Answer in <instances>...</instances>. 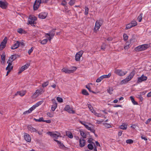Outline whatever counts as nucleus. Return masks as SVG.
<instances>
[{"label": "nucleus", "instance_id": "obj_1", "mask_svg": "<svg viewBox=\"0 0 151 151\" xmlns=\"http://www.w3.org/2000/svg\"><path fill=\"white\" fill-rule=\"evenodd\" d=\"M103 21L101 19L97 20L96 22L93 29V32L94 33H97L99 30L100 27L102 25Z\"/></svg>", "mask_w": 151, "mask_h": 151}, {"label": "nucleus", "instance_id": "obj_2", "mask_svg": "<svg viewBox=\"0 0 151 151\" xmlns=\"http://www.w3.org/2000/svg\"><path fill=\"white\" fill-rule=\"evenodd\" d=\"M150 47V45L145 44L139 45L135 48V50L137 51H140L146 50Z\"/></svg>", "mask_w": 151, "mask_h": 151}, {"label": "nucleus", "instance_id": "obj_3", "mask_svg": "<svg viewBox=\"0 0 151 151\" xmlns=\"http://www.w3.org/2000/svg\"><path fill=\"white\" fill-rule=\"evenodd\" d=\"M37 20V18L33 16H30L28 18L29 23L32 26L34 25L35 24V22Z\"/></svg>", "mask_w": 151, "mask_h": 151}, {"label": "nucleus", "instance_id": "obj_4", "mask_svg": "<svg viewBox=\"0 0 151 151\" xmlns=\"http://www.w3.org/2000/svg\"><path fill=\"white\" fill-rule=\"evenodd\" d=\"M114 73L117 75L122 76L125 75L127 73V72L123 71L121 69H116L114 72Z\"/></svg>", "mask_w": 151, "mask_h": 151}, {"label": "nucleus", "instance_id": "obj_5", "mask_svg": "<svg viewBox=\"0 0 151 151\" xmlns=\"http://www.w3.org/2000/svg\"><path fill=\"white\" fill-rule=\"evenodd\" d=\"M19 57H20V56L18 55L14 54V55H12L11 57H9V58L8 60L7 63H8V62H10L12 63V62L16 59Z\"/></svg>", "mask_w": 151, "mask_h": 151}, {"label": "nucleus", "instance_id": "obj_6", "mask_svg": "<svg viewBox=\"0 0 151 151\" xmlns=\"http://www.w3.org/2000/svg\"><path fill=\"white\" fill-rule=\"evenodd\" d=\"M72 68H73V69L70 70L66 69L65 68H63L62 69V70L63 72H65L66 73H73L74 71H76V67H73Z\"/></svg>", "mask_w": 151, "mask_h": 151}, {"label": "nucleus", "instance_id": "obj_7", "mask_svg": "<svg viewBox=\"0 0 151 151\" xmlns=\"http://www.w3.org/2000/svg\"><path fill=\"white\" fill-rule=\"evenodd\" d=\"M7 38H4L0 45V50H2L6 47L7 42Z\"/></svg>", "mask_w": 151, "mask_h": 151}, {"label": "nucleus", "instance_id": "obj_8", "mask_svg": "<svg viewBox=\"0 0 151 151\" xmlns=\"http://www.w3.org/2000/svg\"><path fill=\"white\" fill-rule=\"evenodd\" d=\"M83 51V50H81L77 52L75 55V60L76 61H79L80 60V58L82 56Z\"/></svg>", "mask_w": 151, "mask_h": 151}, {"label": "nucleus", "instance_id": "obj_9", "mask_svg": "<svg viewBox=\"0 0 151 151\" xmlns=\"http://www.w3.org/2000/svg\"><path fill=\"white\" fill-rule=\"evenodd\" d=\"M8 5V3L6 1H3L0 0V7L2 9H6Z\"/></svg>", "mask_w": 151, "mask_h": 151}, {"label": "nucleus", "instance_id": "obj_10", "mask_svg": "<svg viewBox=\"0 0 151 151\" xmlns=\"http://www.w3.org/2000/svg\"><path fill=\"white\" fill-rule=\"evenodd\" d=\"M44 92L42 88H40L37 90L33 94V96H35L36 97L38 96L39 95L42 94Z\"/></svg>", "mask_w": 151, "mask_h": 151}, {"label": "nucleus", "instance_id": "obj_11", "mask_svg": "<svg viewBox=\"0 0 151 151\" xmlns=\"http://www.w3.org/2000/svg\"><path fill=\"white\" fill-rule=\"evenodd\" d=\"M55 29H53L49 33L45 34V37L46 38H51L55 34Z\"/></svg>", "mask_w": 151, "mask_h": 151}, {"label": "nucleus", "instance_id": "obj_12", "mask_svg": "<svg viewBox=\"0 0 151 151\" xmlns=\"http://www.w3.org/2000/svg\"><path fill=\"white\" fill-rule=\"evenodd\" d=\"M147 77L145 76L144 75L140 77H139L137 81V83L141 82L142 81H146L147 79Z\"/></svg>", "mask_w": 151, "mask_h": 151}, {"label": "nucleus", "instance_id": "obj_13", "mask_svg": "<svg viewBox=\"0 0 151 151\" xmlns=\"http://www.w3.org/2000/svg\"><path fill=\"white\" fill-rule=\"evenodd\" d=\"M27 129L31 133H33L34 132H37V130L34 127H33L31 125H29L27 127Z\"/></svg>", "mask_w": 151, "mask_h": 151}, {"label": "nucleus", "instance_id": "obj_14", "mask_svg": "<svg viewBox=\"0 0 151 151\" xmlns=\"http://www.w3.org/2000/svg\"><path fill=\"white\" fill-rule=\"evenodd\" d=\"M47 134L52 138H55V139H57L59 136V135L55 133H53L51 132H47Z\"/></svg>", "mask_w": 151, "mask_h": 151}, {"label": "nucleus", "instance_id": "obj_15", "mask_svg": "<svg viewBox=\"0 0 151 151\" xmlns=\"http://www.w3.org/2000/svg\"><path fill=\"white\" fill-rule=\"evenodd\" d=\"M52 101L53 105H52L51 109L53 111H54L57 107V104L55 100L52 99Z\"/></svg>", "mask_w": 151, "mask_h": 151}, {"label": "nucleus", "instance_id": "obj_16", "mask_svg": "<svg viewBox=\"0 0 151 151\" xmlns=\"http://www.w3.org/2000/svg\"><path fill=\"white\" fill-rule=\"evenodd\" d=\"M24 138L25 140L28 142H30L31 138L29 135L26 133H24Z\"/></svg>", "mask_w": 151, "mask_h": 151}, {"label": "nucleus", "instance_id": "obj_17", "mask_svg": "<svg viewBox=\"0 0 151 151\" xmlns=\"http://www.w3.org/2000/svg\"><path fill=\"white\" fill-rule=\"evenodd\" d=\"M79 146L80 147H83L86 144V141L85 140L83 139H79Z\"/></svg>", "mask_w": 151, "mask_h": 151}, {"label": "nucleus", "instance_id": "obj_18", "mask_svg": "<svg viewBox=\"0 0 151 151\" xmlns=\"http://www.w3.org/2000/svg\"><path fill=\"white\" fill-rule=\"evenodd\" d=\"M20 42L19 41H17L16 43H15L12 46L11 48L12 49L14 50L18 48L20 45Z\"/></svg>", "mask_w": 151, "mask_h": 151}, {"label": "nucleus", "instance_id": "obj_19", "mask_svg": "<svg viewBox=\"0 0 151 151\" xmlns=\"http://www.w3.org/2000/svg\"><path fill=\"white\" fill-rule=\"evenodd\" d=\"M47 13L46 12H42L40 13L38 15L39 17L41 19H44L46 17Z\"/></svg>", "mask_w": 151, "mask_h": 151}, {"label": "nucleus", "instance_id": "obj_20", "mask_svg": "<svg viewBox=\"0 0 151 151\" xmlns=\"http://www.w3.org/2000/svg\"><path fill=\"white\" fill-rule=\"evenodd\" d=\"M54 140L57 142V144H58L60 148L61 149H63L65 147L63 144V143H61V142L58 140H57L55 139H54Z\"/></svg>", "mask_w": 151, "mask_h": 151}, {"label": "nucleus", "instance_id": "obj_21", "mask_svg": "<svg viewBox=\"0 0 151 151\" xmlns=\"http://www.w3.org/2000/svg\"><path fill=\"white\" fill-rule=\"evenodd\" d=\"M131 79L132 78H130V77L129 76H128L125 79L122 80V82L123 83H126L130 81Z\"/></svg>", "mask_w": 151, "mask_h": 151}, {"label": "nucleus", "instance_id": "obj_22", "mask_svg": "<svg viewBox=\"0 0 151 151\" xmlns=\"http://www.w3.org/2000/svg\"><path fill=\"white\" fill-rule=\"evenodd\" d=\"M8 66L6 68V70H9V69H10V70H11L13 69V66H11V65L12 64V63L10 62H8Z\"/></svg>", "mask_w": 151, "mask_h": 151}, {"label": "nucleus", "instance_id": "obj_23", "mask_svg": "<svg viewBox=\"0 0 151 151\" xmlns=\"http://www.w3.org/2000/svg\"><path fill=\"white\" fill-rule=\"evenodd\" d=\"M40 5V4H38V3H35V2L33 6L34 10H37L39 8Z\"/></svg>", "mask_w": 151, "mask_h": 151}, {"label": "nucleus", "instance_id": "obj_24", "mask_svg": "<svg viewBox=\"0 0 151 151\" xmlns=\"http://www.w3.org/2000/svg\"><path fill=\"white\" fill-rule=\"evenodd\" d=\"M25 94V93L24 92H22L21 91H17V92L15 94V95L17 96L18 95H19L20 96H24Z\"/></svg>", "mask_w": 151, "mask_h": 151}, {"label": "nucleus", "instance_id": "obj_25", "mask_svg": "<svg viewBox=\"0 0 151 151\" xmlns=\"http://www.w3.org/2000/svg\"><path fill=\"white\" fill-rule=\"evenodd\" d=\"M48 41V39L47 38H46L42 40H40L39 42L42 44L44 45L47 43V41Z\"/></svg>", "mask_w": 151, "mask_h": 151}, {"label": "nucleus", "instance_id": "obj_26", "mask_svg": "<svg viewBox=\"0 0 151 151\" xmlns=\"http://www.w3.org/2000/svg\"><path fill=\"white\" fill-rule=\"evenodd\" d=\"M142 16L143 14L142 13H141L138 16L137 18V20L139 22H140L142 19Z\"/></svg>", "mask_w": 151, "mask_h": 151}, {"label": "nucleus", "instance_id": "obj_27", "mask_svg": "<svg viewBox=\"0 0 151 151\" xmlns=\"http://www.w3.org/2000/svg\"><path fill=\"white\" fill-rule=\"evenodd\" d=\"M130 42H127L125 44V45L124 47V48L125 50L127 49L129 47V45Z\"/></svg>", "mask_w": 151, "mask_h": 151}, {"label": "nucleus", "instance_id": "obj_28", "mask_svg": "<svg viewBox=\"0 0 151 151\" xmlns=\"http://www.w3.org/2000/svg\"><path fill=\"white\" fill-rule=\"evenodd\" d=\"M127 124L124 125V124H123L121 125L120 126V128L123 130H125L127 129Z\"/></svg>", "mask_w": 151, "mask_h": 151}, {"label": "nucleus", "instance_id": "obj_29", "mask_svg": "<svg viewBox=\"0 0 151 151\" xmlns=\"http://www.w3.org/2000/svg\"><path fill=\"white\" fill-rule=\"evenodd\" d=\"M80 132L81 135L82 137L84 138H86V135L85 133L83 132V131H80Z\"/></svg>", "mask_w": 151, "mask_h": 151}, {"label": "nucleus", "instance_id": "obj_30", "mask_svg": "<svg viewBox=\"0 0 151 151\" xmlns=\"http://www.w3.org/2000/svg\"><path fill=\"white\" fill-rule=\"evenodd\" d=\"M66 135L68 136V137L70 138H73V136L72 133L70 132H66Z\"/></svg>", "mask_w": 151, "mask_h": 151}, {"label": "nucleus", "instance_id": "obj_31", "mask_svg": "<svg viewBox=\"0 0 151 151\" xmlns=\"http://www.w3.org/2000/svg\"><path fill=\"white\" fill-rule=\"evenodd\" d=\"M130 99L131 100L132 102L134 105H137L138 104L137 102L135 101V100H134V99L132 96H131L130 97Z\"/></svg>", "mask_w": 151, "mask_h": 151}, {"label": "nucleus", "instance_id": "obj_32", "mask_svg": "<svg viewBox=\"0 0 151 151\" xmlns=\"http://www.w3.org/2000/svg\"><path fill=\"white\" fill-rule=\"evenodd\" d=\"M82 93L85 96H88L89 94L88 92L86 89H83L82 91Z\"/></svg>", "mask_w": 151, "mask_h": 151}, {"label": "nucleus", "instance_id": "obj_33", "mask_svg": "<svg viewBox=\"0 0 151 151\" xmlns=\"http://www.w3.org/2000/svg\"><path fill=\"white\" fill-rule=\"evenodd\" d=\"M135 71L134 70H133L130 74L129 75V76L130 77V78H131L132 79V78L134 76V75L135 74Z\"/></svg>", "mask_w": 151, "mask_h": 151}, {"label": "nucleus", "instance_id": "obj_34", "mask_svg": "<svg viewBox=\"0 0 151 151\" xmlns=\"http://www.w3.org/2000/svg\"><path fill=\"white\" fill-rule=\"evenodd\" d=\"M1 58L3 61H4L5 59V52H3L2 54L1 55Z\"/></svg>", "mask_w": 151, "mask_h": 151}, {"label": "nucleus", "instance_id": "obj_35", "mask_svg": "<svg viewBox=\"0 0 151 151\" xmlns=\"http://www.w3.org/2000/svg\"><path fill=\"white\" fill-rule=\"evenodd\" d=\"M88 107L89 108L90 110L91 111V112L92 113H93V111H94L91 105L90 104H88Z\"/></svg>", "mask_w": 151, "mask_h": 151}, {"label": "nucleus", "instance_id": "obj_36", "mask_svg": "<svg viewBox=\"0 0 151 151\" xmlns=\"http://www.w3.org/2000/svg\"><path fill=\"white\" fill-rule=\"evenodd\" d=\"M130 23L132 25V26L133 27L136 26L137 24V22L135 20L132 21Z\"/></svg>", "mask_w": 151, "mask_h": 151}, {"label": "nucleus", "instance_id": "obj_37", "mask_svg": "<svg viewBox=\"0 0 151 151\" xmlns=\"http://www.w3.org/2000/svg\"><path fill=\"white\" fill-rule=\"evenodd\" d=\"M113 91V89L112 88L109 87L107 90V92L110 94H111L112 93V92Z\"/></svg>", "mask_w": 151, "mask_h": 151}, {"label": "nucleus", "instance_id": "obj_38", "mask_svg": "<svg viewBox=\"0 0 151 151\" xmlns=\"http://www.w3.org/2000/svg\"><path fill=\"white\" fill-rule=\"evenodd\" d=\"M111 76V74L109 73L108 75H104L102 76L103 78H107L110 77Z\"/></svg>", "mask_w": 151, "mask_h": 151}, {"label": "nucleus", "instance_id": "obj_39", "mask_svg": "<svg viewBox=\"0 0 151 151\" xmlns=\"http://www.w3.org/2000/svg\"><path fill=\"white\" fill-rule=\"evenodd\" d=\"M87 147L90 150H92L93 149V145L91 144H88V145Z\"/></svg>", "mask_w": 151, "mask_h": 151}, {"label": "nucleus", "instance_id": "obj_40", "mask_svg": "<svg viewBox=\"0 0 151 151\" xmlns=\"http://www.w3.org/2000/svg\"><path fill=\"white\" fill-rule=\"evenodd\" d=\"M131 25H132L130 23L127 24L126 26V29H128L132 27V26Z\"/></svg>", "mask_w": 151, "mask_h": 151}, {"label": "nucleus", "instance_id": "obj_41", "mask_svg": "<svg viewBox=\"0 0 151 151\" xmlns=\"http://www.w3.org/2000/svg\"><path fill=\"white\" fill-rule=\"evenodd\" d=\"M43 117L40 118L39 119H36L35 118L34 119L36 122H42V121H43Z\"/></svg>", "mask_w": 151, "mask_h": 151}, {"label": "nucleus", "instance_id": "obj_42", "mask_svg": "<svg viewBox=\"0 0 151 151\" xmlns=\"http://www.w3.org/2000/svg\"><path fill=\"white\" fill-rule=\"evenodd\" d=\"M103 79V77L102 76H100V77L98 78L96 80V82L97 83H99Z\"/></svg>", "mask_w": 151, "mask_h": 151}, {"label": "nucleus", "instance_id": "obj_43", "mask_svg": "<svg viewBox=\"0 0 151 151\" xmlns=\"http://www.w3.org/2000/svg\"><path fill=\"white\" fill-rule=\"evenodd\" d=\"M49 83L48 81H46L43 83L42 84V87L44 88L47 86Z\"/></svg>", "mask_w": 151, "mask_h": 151}, {"label": "nucleus", "instance_id": "obj_44", "mask_svg": "<svg viewBox=\"0 0 151 151\" xmlns=\"http://www.w3.org/2000/svg\"><path fill=\"white\" fill-rule=\"evenodd\" d=\"M43 102V101H40L38 102L37 103H36L35 105V106L36 107H37L39 106V105H41Z\"/></svg>", "mask_w": 151, "mask_h": 151}, {"label": "nucleus", "instance_id": "obj_45", "mask_svg": "<svg viewBox=\"0 0 151 151\" xmlns=\"http://www.w3.org/2000/svg\"><path fill=\"white\" fill-rule=\"evenodd\" d=\"M126 142L127 144H131L133 142V141L131 139H128L126 140Z\"/></svg>", "mask_w": 151, "mask_h": 151}, {"label": "nucleus", "instance_id": "obj_46", "mask_svg": "<svg viewBox=\"0 0 151 151\" xmlns=\"http://www.w3.org/2000/svg\"><path fill=\"white\" fill-rule=\"evenodd\" d=\"M89 9L88 7L86 6L85 7V14L86 15H87L88 14Z\"/></svg>", "mask_w": 151, "mask_h": 151}, {"label": "nucleus", "instance_id": "obj_47", "mask_svg": "<svg viewBox=\"0 0 151 151\" xmlns=\"http://www.w3.org/2000/svg\"><path fill=\"white\" fill-rule=\"evenodd\" d=\"M105 49H106V44L104 43H103V44L101 46V49L103 50V51H104Z\"/></svg>", "mask_w": 151, "mask_h": 151}, {"label": "nucleus", "instance_id": "obj_48", "mask_svg": "<svg viewBox=\"0 0 151 151\" xmlns=\"http://www.w3.org/2000/svg\"><path fill=\"white\" fill-rule=\"evenodd\" d=\"M58 101L60 103L62 102L63 101V99L62 98L58 97L57 98Z\"/></svg>", "mask_w": 151, "mask_h": 151}, {"label": "nucleus", "instance_id": "obj_49", "mask_svg": "<svg viewBox=\"0 0 151 151\" xmlns=\"http://www.w3.org/2000/svg\"><path fill=\"white\" fill-rule=\"evenodd\" d=\"M70 106L68 105H67L65 106L64 109L65 111H68L70 108Z\"/></svg>", "mask_w": 151, "mask_h": 151}, {"label": "nucleus", "instance_id": "obj_50", "mask_svg": "<svg viewBox=\"0 0 151 151\" xmlns=\"http://www.w3.org/2000/svg\"><path fill=\"white\" fill-rule=\"evenodd\" d=\"M34 47H31V49H29L28 51V53L29 55H30L31 53L32 52L33 50H34Z\"/></svg>", "mask_w": 151, "mask_h": 151}, {"label": "nucleus", "instance_id": "obj_51", "mask_svg": "<svg viewBox=\"0 0 151 151\" xmlns=\"http://www.w3.org/2000/svg\"><path fill=\"white\" fill-rule=\"evenodd\" d=\"M67 112L70 113L74 114L75 113V111L72 110L70 108L68 111Z\"/></svg>", "mask_w": 151, "mask_h": 151}, {"label": "nucleus", "instance_id": "obj_52", "mask_svg": "<svg viewBox=\"0 0 151 151\" xmlns=\"http://www.w3.org/2000/svg\"><path fill=\"white\" fill-rule=\"evenodd\" d=\"M17 32L18 33H22L24 32V31L21 28H20L18 29L17 30Z\"/></svg>", "mask_w": 151, "mask_h": 151}, {"label": "nucleus", "instance_id": "obj_53", "mask_svg": "<svg viewBox=\"0 0 151 151\" xmlns=\"http://www.w3.org/2000/svg\"><path fill=\"white\" fill-rule=\"evenodd\" d=\"M75 3L74 0H70V1L69 3V4L71 5H73Z\"/></svg>", "mask_w": 151, "mask_h": 151}, {"label": "nucleus", "instance_id": "obj_54", "mask_svg": "<svg viewBox=\"0 0 151 151\" xmlns=\"http://www.w3.org/2000/svg\"><path fill=\"white\" fill-rule=\"evenodd\" d=\"M105 127L107 128H109L111 127V125L108 124H104Z\"/></svg>", "mask_w": 151, "mask_h": 151}, {"label": "nucleus", "instance_id": "obj_55", "mask_svg": "<svg viewBox=\"0 0 151 151\" xmlns=\"http://www.w3.org/2000/svg\"><path fill=\"white\" fill-rule=\"evenodd\" d=\"M92 140H93V139L90 138L88 140V143H92L93 144H94V143L92 142Z\"/></svg>", "mask_w": 151, "mask_h": 151}, {"label": "nucleus", "instance_id": "obj_56", "mask_svg": "<svg viewBox=\"0 0 151 151\" xmlns=\"http://www.w3.org/2000/svg\"><path fill=\"white\" fill-rule=\"evenodd\" d=\"M151 120V118H149L145 122V124H148L150 122Z\"/></svg>", "mask_w": 151, "mask_h": 151}, {"label": "nucleus", "instance_id": "obj_57", "mask_svg": "<svg viewBox=\"0 0 151 151\" xmlns=\"http://www.w3.org/2000/svg\"><path fill=\"white\" fill-rule=\"evenodd\" d=\"M141 138L142 139H143L145 141H147V138L145 137H144L143 135H142L141 136Z\"/></svg>", "mask_w": 151, "mask_h": 151}, {"label": "nucleus", "instance_id": "obj_58", "mask_svg": "<svg viewBox=\"0 0 151 151\" xmlns=\"http://www.w3.org/2000/svg\"><path fill=\"white\" fill-rule=\"evenodd\" d=\"M29 66V65L28 64H26L25 65L23 66H24V67L26 69Z\"/></svg>", "mask_w": 151, "mask_h": 151}, {"label": "nucleus", "instance_id": "obj_59", "mask_svg": "<svg viewBox=\"0 0 151 151\" xmlns=\"http://www.w3.org/2000/svg\"><path fill=\"white\" fill-rule=\"evenodd\" d=\"M30 113L29 111V110H28L26 111H24V112L23 114H29Z\"/></svg>", "mask_w": 151, "mask_h": 151}, {"label": "nucleus", "instance_id": "obj_60", "mask_svg": "<svg viewBox=\"0 0 151 151\" xmlns=\"http://www.w3.org/2000/svg\"><path fill=\"white\" fill-rule=\"evenodd\" d=\"M86 87L88 89L90 92H91V88L89 86H88L87 85H86Z\"/></svg>", "mask_w": 151, "mask_h": 151}, {"label": "nucleus", "instance_id": "obj_61", "mask_svg": "<svg viewBox=\"0 0 151 151\" xmlns=\"http://www.w3.org/2000/svg\"><path fill=\"white\" fill-rule=\"evenodd\" d=\"M41 0H36L35 2V3H38V4H40L41 3Z\"/></svg>", "mask_w": 151, "mask_h": 151}, {"label": "nucleus", "instance_id": "obj_62", "mask_svg": "<svg viewBox=\"0 0 151 151\" xmlns=\"http://www.w3.org/2000/svg\"><path fill=\"white\" fill-rule=\"evenodd\" d=\"M90 131L91 132H92L94 134H95V132L96 131L94 129L91 128V130H90Z\"/></svg>", "mask_w": 151, "mask_h": 151}, {"label": "nucleus", "instance_id": "obj_63", "mask_svg": "<svg viewBox=\"0 0 151 151\" xmlns=\"http://www.w3.org/2000/svg\"><path fill=\"white\" fill-rule=\"evenodd\" d=\"M93 145H94V147H93V149L94 151H97V150L96 146H95L94 144Z\"/></svg>", "mask_w": 151, "mask_h": 151}, {"label": "nucleus", "instance_id": "obj_64", "mask_svg": "<svg viewBox=\"0 0 151 151\" xmlns=\"http://www.w3.org/2000/svg\"><path fill=\"white\" fill-rule=\"evenodd\" d=\"M147 97H150L151 96V91L149 92L147 94Z\"/></svg>", "mask_w": 151, "mask_h": 151}]
</instances>
